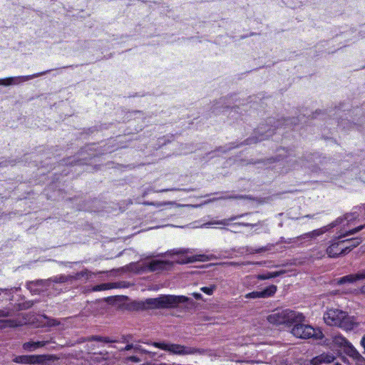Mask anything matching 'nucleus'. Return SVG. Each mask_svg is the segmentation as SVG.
Returning a JSON list of instances; mask_svg holds the SVG:
<instances>
[{
    "mask_svg": "<svg viewBox=\"0 0 365 365\" xmlns=\"http://www.w3.org/2000/svg\"><path fill=\"white\" fill-rule=\"evenodd\" d=\"M245 297L249 298H262L260 292H252L247 294L245 295Z\"/></svg>",
    "mask_w": 365,
    "mask_h": 365,
    "instance_id": "nucleus-32",
    "label": "nucleus"
},
{
    "mask_svg": "<svg viewBox=\"0 0 365 365\" xmlns=\"http://www.w3.org/2000/svg\"><path fill=\"white\" fill-rule=\"evenodd\" d=\"M277 291V286L275 285H270L269 287H267L266 289H263L262 291H260L261 297L262 298H267L273 296Z\"/></svg>",
    "mask_w": 365,
    "mask_h": 365,
    "instance_id": "nucleus-18",
    "label": "nucleus"
},
{
    "mask_svg": "<svg viewBox=\"0 0 365 365\" xmlns=\"http://www.w3.org/2000/svg\"><path fill=\"white\" fill-rule=\"evenodd\" d=\"M113 285L110 283L101 284L93 287V290L95 292L106 290L113 288Z\"/></svg>",
    "mask_w": 365,
    "mask_h": 365,
    "instance_id": "nucleus-25",
    "label": "nucleus"
},
{
    "mask_svg": "<svg viewBox=\"0 0 365 365\" xmlns=\"http://www.w3.org/2000/svg\"><path fill=\"white\" fill-rule=\"evenodd\" d=\"M361 280L359 272L353 274H349L344 277H342L339 279H336L337 284H343L345 283H354L356 281Z\"/></svg>",
    "mask_w": 365,
    "mask_h": 365,
    "instance_id": "nucleus-14",
    "label": "nucleus"
},
{
    "mask_svg": "<svg viewBox=\"0 0 365 365\" xmlns=\"http://www.w3.org/2000/svg\"><path fill=\"white\" fill-rule=\"evenodd\" d=\"M10 316V312L6 309H0V318Z\"/></svg>",
    "mask_w": 365,
    "mask_h": 365,
    "instance_id": "nucleus-38",
    "label": "nucleus"
},
{
    "mask_svg": "<svg viewBox=\"0 0 365 365\" xmlns=\"http://www.w3.org/2000/svg\"><path fill=\"white\" fill-rule=\"evenodd\" d=\"M135 348V345H133V344H128L125 346V348L122 349L120 351H128V350H130V349H134Z\"/></svg>",
    "mask_w": 365,
    "mask_h": 365,
    "instance_id": "nucleus-39",
    "label": "nucleus"
},
{
    "mask_svg": "<svg viewBox=\"0 0 365 365\" xmlns=\"http://www.w3.org/2000/svg\"><path fill=\"white\" fill-rule=\"evenodd\" d=\"M341 222H342V219L338 218L334 222H333L331 224H329V225L324 226V227H323L322 228H319V229H317V230H313L312 232L305 233V234L302 235V236H300L299 238H302V239H304L306 237L315 238V237H317L318 236H320V235H323L324 233L327 232L329 229H331V228L338 225Z\"/></svg>",
    "mask_w": 365,
    "mask_h": 365,
    "instance_id": "nucleus-6",
    "label": "nucleus"
},
{
    "mask_svg": "<svg viewBox=\"0 0 365 365\" xmlns=\"http://www.w3.org/2000/svg\"><path fill=\"white\" fill-rule=\"evenodd\" d=\"M294 327L292 329V334L300 339H309V338H320L322 332L319 330H316L314 328L309 325L302 324V322H295Z\"/></svg>",
    "mask_w": 365,
    "mask_h": 365,
    "instance_id": "nucleus-4",
    "label": "nucleus"
},
{
    "mask_svg": "<svg viewBox=\"0 0 365 365\" xmlns=\"http://www.w3.org/2000/svg\"><path fill=\"white\" fill-rule=\"evenodd\" d=\"M173 204H174L173 202H165L157 203V204L151 203V205H155L157 206H161V205H173Z\"/></svg>",
    "mask_w": 365,
    "mask_h": 365,
    "instance_id": "nucleus-43",
    "label": "nucleus"
},
{
    "mask_svg": "<svg viewBox=\"0 0 365 365\" xmlns=\"http://www.w3.org/2000/svg\"><path fill=\"white\" fill-rule=\"evenodd\" d=\"M192 296H193L196 299H202V294H200V293L194 292V293H192Z\"/></svg>",
    "mask_w": 365,
    "mask_h": 365,
    "instance_id": "nucleus-44",
    "label": "nucleus"
},
{
    "mask_svg": "<svg viewBox=\"0 0 365 365\" xmlns=\"http://www.w3.org/2000/svg\"><path fill=\"white\" fill-rule=\"evenodd\" d=\"M103 337L99 336H92L91 337H88V339H81L79 341H78V343H82L86 341H102L103 342Z\"/></svg>",
    "mask_w": 365,
    "mask_h": 365,
    "instance_id": "nucleus-29",
    "label": "nucleus"
},
{
    "mask_svg": "<svg viewBox=\"0 0 365 365\" xmlns=\"http://www.w3.org/2000/svg\"><path fill=\"white\" fill-rule=\"evenodd\" d=\"M216 285L212 284L210 287H202L200 288V290L208 295H212L213 292L216 289Z\"/></svg>",
    "mask_w": 365,
    "mask_h": 365,
    "instance_id": "nucleus-28",
    "label": "nucleus"
},
{
    "mask_svg": "<svg viewBox=\"0 0 365 365\" xmlns=\"http://www.w3.org/2000/svg\"><path fill=\"white\" fill-rule=\"evenodd\" d=\"M342 349L346 354L352 358L355 361L361 357V355L359 354V352L349 341L348 344H346Z\"/></svg>",
    "mask_w": 365,
    "mask_h": 365,
    "instance_id": "nucleus-13",
    "label": "nucleus"
},
{
    "mask_svg": "<svg viewBox=\"0 0 365 365\" xmlns=\"http://www.w3.org/2000/svg\"><path fill=\"white\" fill-rule=\"evenodd\" d=\"M58 358L55 355H28V364H42L47 361H55Z\"/></svg>",
    "mask_w": 365,
    "mask_h": 365,
    "instance_id": "nucleus-9",
    "label": "nucleus"
},
{
    "mask_svg": "<svg viewBox=\"0 0 365 365\" xmlns=\"http://www.w3.org/2000/svg\"><path fill=\"white\" fill-rule=\"evenodd\" d=\"M345 242H349V245L346 246L345 247H350L347 249V253L350 252L353 248L357 247L361 242V240L359 238H354L351 240H344Z\"/></svg>",
    "mask_w": 365,
    "mask_h": 365,
    "instance_id": "nucleus-23",
    "label": "nucleus"
},
{
    "mask_svg": "<svg viewBox=\"0 0 365 365\" xmlns=\"http://www.w3.org/2000/svg\"><path fill=\"white\" fill-rule=\"evenodd\" d=\"M324 320L327 325L338 327L346 331L353 329L356 325L353 317L338 309H328L324 314Z\"/></svg>",
    "mask_w": 365,
    "mask_h": 365,
    "instance_id": "nucleus-1",
    "label": "nucleus"
},
{
    "mask_svg": "<svg viewBox=\"0 0 365 365\" xmlns=\"http://www.w3.org/2000/svg\"><path fill=\"white\" fill-rule=\"evenodd\" d=\"M152 345L156 348L169 351L173 354L178 355H190V354H202L205 351L190 346H185L176 344H167L165 342H153Z\"/></svg>",
    "mask_w": 365,
    "mask_h": 365,
    "instance_id": "nucleus-3",
    "label": "nucleus"
},
{
    "mask_svg": "<svg viewBox=\"0 0 365 365\" xmlns=\"http://www.w3.org/2000/svg\"><path fill=\"white\" fill-rule=\"evenodd\" d=\"M258 224H259V222H258V223H250V222H235L232 225L234 230H231V231L235 233H237V232H240V230H239V227L241 226L253 227L255 226H257Z\"/></svg>",
    "mask_w": 365,
    "mask_h": 365,
    "instance_id": "nucleus-21",
    "label": "nucleus"
},
{
    "mask_svg": "<svg viewBox=\"0 0 365 365\" xmlns=\"http://www.w3.org/2000/svg\"><path fill=\"white\" fill-rule=\"evenodd\" d=\"M160 299V309L176 307L179 304L187 302L188 298L185 296L161 295Z\"/></svg>",
    "mask_w": 365,
    "mask_h": 365,
    "instance_id": "nucleus-5",
    "label": "nucleus"
},
{
    "mask_svg": "<svg viewBox=\"0 0 365 365\" xmlns=\"http://www.w3.org/2000/svg\"><path fill=\"white\" fill-rule=\"evenodd\" d=\"M335 360V356L332 354H322L311 361L312 365H319L321 364H330Z\"/></svg>",
    "mask_w": 365,
    "mask_h": 365,
    "instance_id": "nucleus-12",
    "label": "nucleus"
},
{
    "mask_svg": "<svg viewBox=\"0 0 365 365\" xmlns=\"http://www.w3.org/2000/svg\"><path fill=\"white\" fill-rule=\"evenodd\" d=\"M16 81H17V79L14 78H9L4 79V80H0V84L11 85V84L16 83Z\"/></svg>",
    "mask_w": 365,
    "mask_h": 365,
    "instance_id": "nucleus-31",
    "label": "nucleus"
},
{
    "mask_svg": "<svg viewBox=\"0 0 365 365\" xmlns=\"http://www.w3.org/2000/svg\"><path fill=\"white\" fill-rule=\"evenodd\" d=\"M143 307L148 309H160V299L157 298H148L143 302Z\"/></svg>",
    "mask_w": 365,
    "mask_h": 365,
    "instance_id": "nucleus-15",
    "label": "nucleus"
},
{
    "mask_svg": "<svg viewBox=\"0 0 365 365\" xmlns=\"http://www.w3.org/2000/svg\"><path fill=\"white\" fill-rule=\"evenodd\" d=\"M231 198H234L233 197H224L223 199H231ZM235 198H237V197H235Z\"/></svg>",
    "mask_w": 365,
    "mask_h": 365,
    "instance_id": "nucleus-49",
    "label": "nucleus"
},
{
    "mask_svg": "<svg viewBox=\"0 0 365 365\" xmlns=\"http://www.w3.org/2000/svg\"><path fill=\"white\" fill-rule=\"evenodd\" d=\"M126 361H130L135 363H138L140 361V359L135 356H128L125 359Z\"/></svg>",
    "mask_w": 365,
    "mask_h": 365,
    "instance_id": "nucleus-37",
    "label": "nucleus"
},
{
    "mask_svg": "<svg viewBox=\"0 0 365 365\" xmlns=\"http://www.w3.org/2000/svg\"><path fill=\"white\" fill-rule=\"evenodd\" d=\"M360 344L363 346V348L364 349V353H365V335L361 339Z\"/></svg>",
    "mask_w": 365,
    "mask_h": 365,
    "instance_id": "nucleus-45",
    "label": "nucleus"
},
{
    "mask_svg": "<svg viewBox=\"0 0 365 365\" xmlns=\"http://www.w3.org/2000/svg\"><path fill=\"white\" fill-rule=\"evenodd\" d=\"M21 323L16 319L0 320V329L6 327H17L21 326Z\"/></svg>",
    "mask_w": 365,
    "mask_h": 365,
    "instance_id": "nucleus-16",
    "label": "nucleus"
},
{
    "mask_svg": "<svg viewBox=\"0 0 365 365\" xmlns=\"http://www.w3.org/2000/svg\"><path fill=\"white\" fill-rule=\"evenodd\" d=\"M359 274L361 280H364L365 279V269L359 271Z\"/></svg>",
    "mask_w": 365,
    "mask_h": 365,
    "instance_id": "nucleus-42",
    "label": "nucleus"
},
{
    "mask_svg": "<svg viewBox=\"0 0 365 365\" xmlns=\"http://www.w3.org/2000/svg\"><path fill=\"white\" fill-rule=\"evenodd\" d=\"M245 215L246 214H242V215H240L232 216V217H231L229 219H224V220H222L215 221V222H210V223H208V225H229L230 224V222L236 220L237 219L240 218V217L245 216Z\"/></svg>",
    "mask_w": 365,
    "mask_h": 365,
    "instance_id": "nucleus-17",
    "label": "nucleus"
},
{
    "mask_svg": "<svg viewBox=\"0 0 365 365\" xmlns=\"http://www.w3.org/2000/svg\"><path fill=\"white\" fill-rule=\"evenodd\" d=\"M364 227H365V225L358 226L357 227L348 231L346 234L344 235V237L351 235H354V234L359 232V231L362 230Z\"/></svg>",
    "mask_w": 365,
    "mask_h": 365,
    "instance_id": "nucleus-30",
    "label": "nucleus"
},
{
    "mask_svg": "<svg viewBox=\"0 0 365 365\" xmlns=\"http://www.w3.org/2000/svg\"><path fill=\"white\" fill-rule=\"evenodd\" d=\"M333 342L335 345L343 349L346 344H348L349 341L341 335H336L333 337Z\"/></svg>",
    "mask_w": 365,
    "mask_h": 365,
    "instance_id": "nucleus-19",
    "label": "nucleus"
},
{
    "mask_svg": "<svg viewBox=\"0 0 365 365\" xmlns=\"http://www.w3.org/2000/svg\"><path fill=\"white\" fill-rule=\"evenodd\" d=\"M359 292L361 294H365V284L361 287Z\"/></svg>",
    "mask_w": 365,
    "mask_h": 365,
    "instance_id": "nucleus-46",
    "label": "nucleus"
},
{
    "mask_svg": "<svg viewBox=\"0 0 365 365\" xmlns=\"http://www.w3.org/2000/svg\"><path fill=\"white\" fill-rule=\"evenodd\" d=\"M50 343H54L53 338H51L50 340L46 341L25 342L23 344L22 347L26 351H32Z\"/></svg>",
    "mask_w": 365,
    "mask_h": 365,
    "instance_id": "nucleus-11",
    "label": "nucleus"
},
{
    "mask_svg": "<svg viewBox=\"0 0 365 365\" xmlns=\"http://www.w3.org/2000/svg\"><path fill=\"white\" fill-rule=\"evenodd\" d=\"M284 273H285L284 270H281V271H278V272H268L266 274H259V275H258L257 276V279H261V280L268 279H271V278L279 277V276L283 274Z\"/></svg>",
    "mask_w": 365,
    "mask_h": 365,
    "instance_id": "nucleus-20",
    "label": "nucleus"
},
{
    "mask_svg": "<svg viewBox=\"0 0 365 365\" xmlns=\"http://www.w3.org/2000/svg\"><path fill=\"white\" fill-rule=\"evenodd\" d=\"M304 320V317L302 313L290 309L276 311L267 316V321L274 325L291 326L295 322H302Z\"/></svg>",
    "mask_w": 365,
    "mask_h": 365,
    "instance_id": "nucleus-2",
    "label": "nucleus"
},
{
    "mask_svg": "<svg viewBox=\"0 0 365 365\" xmlns=\"http://www.w3.org/2000/svg\"><path fill=\"white\" fill-rule=\"evenodd\" d=\"M170 264V263L168 261L153 260L145 264L144 269L150 272H158L165 269L166 266Z\"/></svg>",
    "mask_w": 365,
    "mask_h": 365,
    "instance_id": "nucleus-10",
    "label": "nucleus"
},
{
    "mask_svg": "<svg viewBox=\"0 0 365 365\" xmlns=\"http://www.w3.org/2000/svg\"><path fill=\"white\" fill-rule=\"evenodd\" d=\"M90 276H91V272L88 269H85L83 271L76 273L74 275H72L73 280H78L83 277H85L87 279L89 278Z\"/></svg>",
    "mask_w": 365,
    "mask_h": 365,
    "instance_id": "nucleus-24",
    "label": "nucleus"
},
{
    "mask_svg": "<svg viewBox=\"0 0 365 365\" xmlns=\"http://www.w3.org/2000/svg\"><path fill=\"white\" fill-rule=\"evenodd\" d=\"M60 324V322L56 319H49L47 322V325L49 327H54Z\"/></svg>",
    "mask_w": 365,
    "mask_h": 365,
    "instance_id": "nucleus-34",
    "label": "nucleus"
},
{
    "mask_svg": "<svg viewBox=\"0 0 365 365\" xmlns=\"http://www.w3.org/2000/svg\"><path fill=\"white\" fill-rule=\"evenodd\" d=\"M314 215H307L306 216H304V217H308V218H313L314 217Z\"/></svg>",
    "mask_w": 365,
    "mask_h": 365,
    "instance_id": "nucleus-48",
    "label": "nucleus"
},
{
    "mask_svg": "<svg viewBox=\"0 0 365 365\" xmlns=\"http://www.w3.org/2000/svg\"><path fill=\"white\" fill-rule=\"evenodd\" d=\"M345 241H340L336 243L331 244L327 249V253L330 257H337L340 255H344L347 253V249L349 247H342Z\"/></svg>",
    "mask_w": 365,
    "mask_h": 365,
    "instance_id": "nucleus-7",
    "label": "nucleus"
},
{
    "mask_svg": "<svg viewBox=\"0 0 365 365\" xmlns=\"http://www.w3.org/2000/svg\"><path fill=\"white\" fill-rule=\"evenodd\" d=\"M107 355H108V353L106 352V354H103V356H101V354L94 356L92 358V359L94 361L101 362V360H106L107 359V356H106Z\"/></svg>",
    "mask_w": 365,
    "mask_h": 365,
    "instance_id": "nucleus-33",
    "label": "nucleus"
},
{
    "mask_svg": "<svg viewBox=\"0 0 365 365\" xmlns=\"http://www.w3.org/2000/svg\"><path fill=\"white\" fill-rule=\"evenodd\" d=\"M170 253L173 255H184V254H187V253H192V250L185 249V248H180V249L171 250Z\"/></svg>",
    "mask_w": 365,
    "mask_h": 365,
    "instance_id": "nucleus-27",
    "label": "nucleus"
},
{
    "mask_svg": "<svg viewBox=\"0 0 365 365\" xmlns=\"http://www.w3.org/2000/svg\"><path fill=\"white\" fill-rule=\"evenodd\" d=\"M13 361L17 364H28V355L17 356Z\"/></svg>",
    "mask_w": 365,
    "mask_h": 365,
    "instance_id": "nucleus-26",
    "label": "nucleus"
},
{
    "mask_svg": "<svg viewBox=\"0 0 365 365\" xmlns=\"http://www.w3.org/2000/svg\"><path fill=\"white\" fill-rule=\"evenodd\" d=\"M135 351L140 352V353H145V354H150V352L143 349L141 346L140 345H135L134 348Z\"/></svg>",
    "mask_w": 365,
    "mask_h": 365,
    "instance_id": "nucleus-36",
    "label": "nucleus"
},
{
    "mask_svg": "<svg viewBox=\"0 0 365 365\" xmlns=\"http://www.w3.org/2000/svg\"><path fill=\"white\" fill-rule=\"evenodd\" d=\"M225 264H227V265H230V266H243V265L250 264V262H227Z\"/></svg>",
    "mask_w": 365,
    "mask_h": 365,
    "instance_id": "nucleus-35",
    "label": "nucleus"
},
{
    "mask_svg": "<svg viewBox=\"0 0 365 365\" xmlns=\"http://www.w3.org/2000/svg\"><path fill=\"white\" fill-rule=\"evenodd\" d=\"M209 259V257L205 255H197L190 257H188L186 261L182 262V263H191L197 261L205 262Z\"/></svg>",
    "mask_w": 365,
    "mask_h": 365,
    "instance_id": "nucleus-22",
    "label": "nucleus"
},
{
    "mask_svg": "<svg viewBox=\"0 0 365 365\" xmlns=\"http://www.w3.org/2000/svg\"><path fill=\"white\" fill-rule=\"evenodd\" d=\"M117 341L115 339H110L109 337H103V342L105 343H114Z\"/></svg>",
    "mask_w": 365,
    "mask_h": 365,
    "instance_id": "nucleus-41",
    "label": "nucleus"
},
{
    "mask_svg": "<svg viewBox=\"0 0 365 365\" xmlns=\"http://www.w3.org/2000/svg\"><path fill=\"white\" fill-rule=\"evenodd\" d=\"M356 363V365H365V359L361 356Z\"/></svg>",
    "mask_w": 365,
    "mask_h": 365,
    "instance_id": "nucleus-40",
    "label": "nucleus"
},
{
    "mask_svg": "<svg viewBox=\"0 0 365 365\" xmlns=\"http://www.w3.org/2000/svg\"><path fill=\"white\" fill-rule=\"evenodd\" d=\"M171 190H178V189H164V190H162L161 192H167V191H171Z\"/></svg>",
    "mask_w": 365,
    "mask_h": 365,
    "instance_id": "nucleus-47",
    "label": "nucleus"
},
{
    "mask_svg": "<svg viewBox=\"0 0 365 365\" xmlns=\"http://www.w3.org/2000/svg\"><path fill=\"white\" fill-rule=\"evenodd\" d=\"M68 281H73L72 275H59L49 279L38 280L35 282V284L37 286L48 287L51 285V282L64 283Z\"/></svg>",
    "mask_w": 365,
    "mask_h": 365,
    "instance_id": "nucleus-8",
    "label": "nucleus"
}]
</instances>
